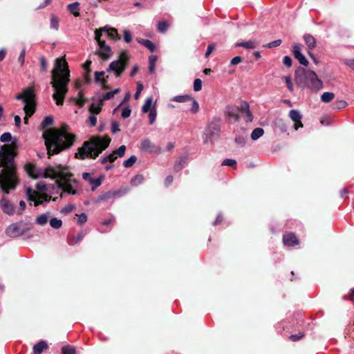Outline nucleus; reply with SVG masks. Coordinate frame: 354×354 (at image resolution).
<instances>
[{
	"label": "nucleus",
	"mask_w": 354,
	"mask_h": 354,
	"mask_svg": "<svg viewBox=\"0 0 354 354\" xmlns=\"http://www.w3.org/2000/svg\"><path fill=\"white\" fill-rule=\"evenodd\" d=\"M127 192V189L110 190L107 192L100 194L95 200V203H98L101 202L108 201L111 198H119L124 195Z\"/></svg>",
	"instance_id": "12"
},
{
	"label": "nucleus",
	"mask_w": 354,
	"mask_h": 354,
	"mask_svg": "<svg viewBox=\"0 0 354 354\" xmlns=\"http://www.w3.org/2000/svg\"><path fill=\"white\" fill-rule=\"evenodd\" d=\"M219 127L218 124H212L210 125H209L208 127V129H207V133L211 136H215V135H217L219 132Z\"/></svg>",
	"instance_id": "32"
},
{
	"label": "nucleus",
	"mask_w": 354,
	"mask_h": 354,
	"mask_svg": "<svg viewBox=\"0 0 354 354\" xmlns=\"http://www.w3.org/2000/svg\"><path fill=\"white\" fill-rule=\"evenodd\" d=\"M131 110L130 109V108L128 106L125 109H123L122 112V117L123 118H127L128 117L130 116L131 115Z\"/></svg>",
	"instance_id": "61"
},
{
	"label": "nucleus",
	"mask_w": 354,
	"mask_h": 354,
	"mask_svg": "<svg viewBox=\"0 0 354 354\" xmlns=\"http://www.w3.org/2000/svg\"><path fill=\"white\" fill-rule=\"evenodd\" d=\"M87 221V216L85 213H82L79 215L77 223L80 225H83Z\"/></svg>",
	"instance_id": "57"
},
{
	"label": "nucleus",
	"mask_w": 354,
	"mask_h": 354,
	"mask_svg": "<svg viewBox=\"0 0 354 354\" xmlns=\"http://www.w3.org/2000/svg\"><path fill=\"white\" fill-rule=\"evenodd\" d=\"M124 39L127 43H129L132 40L131 34L128 30H124Z\"/></svg>",
	"instance_id": "55"
},
{
	"label": "nucleus",
	"mask_w": 354,
	"mask_h": 354,
	"mask_svg": "<svg viewBox=\"0 0 354 354\" xmlns=\"http://www.w3.org/2000/svg\"><path fill=\"white\" fill-rule=\"evenodd\" d=\"M82 178L87 180L91 185V189L92 190H94L95 188L99 187L102 183V178H93L91 177L89 173H84L82 174Z\"/></svg>",
	"instance_id": "19"
},
{
	"label": "nucleus",
	"mask_w": 354,
	"mask_h": 354,
	"mask_svg": "<svg viewBox=\"0 0 354 354\" xmlns=\"http://www.w3.org/2000/svg\"><path fill=\"white\" fill-rule=\"evenodd\" d=\"M48 348V344L45 341L41 340L33 347L34 354H41V352Z\"/></svg>",
	"instance_id": "24"
},
{
	"label": "nucleus",
	"mask_w": 354,
	"mask_h": 354,
	"mask_svg": "<svg viewBox=\"0 0 354 354\" xmlns=\"http://www.w3.org/2000/svg\"><path fill=\"white\" fill-rule=\"evenodd\" d=\"M216 45L215 44H211L208 46L207 51L205 53V57H207L212 53V51L215 49Z\"/></svg>",
	"instance_id": "63"
},
{
	"label": "nucleus",
	"mask_w": 354,
	"mask_h": 354,
	"mask_svg": "<svg viewBox=\"0 0 354 354\" xmlns=\"http://www.w3.org/2000/svg\"><path fill=\"white\" fill-rule=\"evenodd\" d=\"M111 139L107 137H94L89 141L84 142L83 146L75 153L80 159L87 158H96L109 145Z\"/></svg>",
	"instance_id": "5"
},
{
	"label": "nucleus",
	"mask_w": 354,
	"mask_h": 354,
	"mask_svg": "<svg viewBox=\"0 0 354 354\" xmlns=\"http://www.w3.org/2000/svg\"><path fill=\"white\" fill-rule=\"evenodd\" d=\"M48 218V214H41L39 216H37L36 221L38 224L43 225L47 223Z\"/></svg>",
	"instance_id": "41"
},
{
	"label": "nucleus",
	"mask_w": 354,
	"mask_h": 354,
	"mask_svg": "<svg viewBox=\"0 0 354 354\" xmlns=\"http://www.w3.org/2000/svg\"><path fill=\"white\" fill-rule=\"evenodd\" d=\"M236 165V162L233 159H225L222 162V165L230 166L232 167H235Z\"/></svg>",
	"instance_id": "47"
},
{
	"label": "nucleus",
	"mask_w": 354,
	"mask_h": 354,
	"mask_svg": "<svg viewBox=\"0 0 354 354\" xmlns=\"http://www.w3.org/2000/svg\"><path fill=\"white\" fill-rule=\"evenodd\" d=\"M137 41L147 48L151 52H154L156 50V46L155 44L148 39H143L140 38L136 39Z\"/></svg>",
	"instance_id": "25"
},
{
	"label": "nucleus",
	"mask_w": 354,
	"mask_h": 354,
	"mask_svg": "<svg viewBox=\"0 0 354 354\" xmlns=\"http://www.w3.org/2000/svg\"><path fill=\"white\" fill-rule=\"evenodd\" d=\"M62 354H75L76 351L75 347L66 345L62 347Z\"/></svg>",
	"instance_id": "40"
},
{
	"label": "nucleus",
	"mask_w": 354,
	"mask_h": 354,
	"mask_svg": "<svg viewBox=\"0 0 354 354\" xmlns=\"http://www.w3.org/2000/svg\"><path fill=\"white\" fill-rule=\"evenodd\" d=\"M25 55H26V50L23 49L19 56L18 60L20 62L21 66H24L25 62Z\"/></svg>",
	"instance_id": "59"
},
{
	"label": "nucleus",
	"mask_w": 354,
	"mask_h": 354,
	"mask_svg": "<svg viewBox=\"0 0 354 354\" xmlns=\"http://www.w3.org/2000/svg\"><path fill=\"white\" fill-rule=\"evenodd\" d=\"M240 107L235 105L226 106L225 115L230 120H238L239 118Z\"/></svg>",
	"instance_id": "15"
},
{
	"label": "nucleus",
	"mask_w": 354,
	"mask_h": 354,
	"mask_svg": "<svg viewBox=\"0 0 354 354\" xmlns=\"http://www.w3.org/2000/svg\"><path fill=\"white\" fill-rule=\"evenodd\" d=\"M304 39L306 42V44L308 46L310 50H313L316 47V39L313 35L308 34L305 35L304 36Z\"/></svg>",
	"instance_id": "23"
},
{
	"label": "nucleus",
	"mask_w": 354,
	"mask_h": 354,
	"mask_svg": "<svg viewBox=\"0 0 354 354\" xmlns=\"http://www.w3.org/2000/svg\"><path fill=\"white\" fill-rule=\"evenodd\" d=\"M53 118L52 116H47L44 118L43 122H42V125L44 126V127H46L48 125H50L51 124H53Z\"/></svg>",
	"instance_id": "56"
},
{
	"label": "nucleus",
	"mask_w": 354,
	"mask_h": 354,
	"mask_svg": "<svg viewBox=\"0 0 354 354\" xmlns=\"http://www.w3.org/2000/svg\"><path fill=\"white\" fill-rule=\"evenodd\" d=\"M284 80H285V82H286V84L287 85V87H288V90L290 92H292L293 90H294V87H293V84L292 83L290 77V76L285 77H284Z\"/></svg>",
	"instance_id": "50"
},
{
	"label": "nucleus",
	"mask_w": 354,
	"mask_h": 354,
	"mask_svg": "<svg viewBox=\"0 0 354 354\" xmlns=\"http://www.w3.org/2000/svg\"><path fill=\"white\" fill-rule=\"evenodd\" d=\"M335 97V94L331 92H324L322 96L321 100L324 103H328L331 102Z\"/></svg>",
	"instance_id": "29"
},
{
	"label": "nucleus",
	"mask_w": 354,
	"mask_h": 354,
	"mask_svg": "<svg viewBox=\"0 0 354 354\" xmlns=\"http://www.w3.org/2000/svg\"><path fill=\"white\" fill-rule=\"evenodd\" d=\"M129 57L127 51L122 52L117 60L110 63L108 68V73H113L116 77H120L125 70Z\"/></svg>",
	"instance_id": "8"
},
{
	"label": "nucleus",
	"mask_w": 354,
	"mask_h": 354,
	"mask_svg": "<svg viewBox=\"0 0 354 354\" xmlns=\"http://www.w3.org/2000/svg\"><path fill=\"white\" fill-rule=\"evenodd\" d=\"M120 92V88H116L113 91L107 92L104 95H103V97H102V99L100 100L102 102H104V100H108L112 98L115 94L119 93Z\"/></svg>",
	"instance_id": "35"
},
{
	"label": "nucleus",
	"mask_w": 354,
	"mask_h": 354,
	"mask_svg": "<svg viewBox=\"0 0 354 354\" xmlns=\"http://www.w3.org/2000/svg\"><path fill=\"white\" fill-rule=\"evenodd\" d=\"M143 90V85L140 82H137V89H136V92L134 95V97L135 99H138V97H140V95L141 93V92Z\"/></svg>",
	"instance_id": "48"
},
{
	"label": "nucleus",
	"mask_w": 354,
	"mask_h": 354,
	"mask_svg": "<svg viewBox=\"0 0 354 354\" xmlns=\"http://www.w3.org/2000/svg\"><path fill=\"white\" fill-rule=\"evenodd\" d=\"M26 195L28 201L35 202V206L41 204L43 201H48L46 194H40L29 187L26 188Z\"/></svg>",
	"instance_id": "11"
},
{
	"label": "nucleus",
	"mask_w": 354,
	"mask_h": 354,
	"mask_svg": "<svg viewBox=\"0 0 354 354\" xmlns=\"http://www.w3.org/2000/svg\"><path fill=\"white\" fill-rule=\"evenodd\" d=\"M80 3L78 2H74L68 5L69 11L75 17L80 15Z\"/></svg>",
	"instance_id": "27"
},
{
	"label": "nucleus",
	"mask_w": 354,
	"mask_h": 354,
	"mask_svg": "<svg viewBox=\"0 0 354 354\" xmlns=\"http://www.w3.org/2000/svg\"><path fill=\"white\" fill-rule=\"evenodd\" d=\"M35 93L32 88L24 89L21 94L17 96V100H21L25 104L24 111L28 115H32L35 111Z\"/></svg>",
	"instance_id": "7"
},
{
	"label": "nucleus",
	"mask_w": 354,
	"mask_h": 354,
	"mask_svg": "<svg viewBox=\"0 0 354 354\" xmlns=\"http://www.w3.org/2000/svg\"><path fill=\"white\" fill-rule=\"evenodd\" d=\"M12 140V136L9 132L3 133L0 137V141L2 142H8Z\"/></svg>",
	"instance_id": "44"
},
{
	"label": "nucleus",
	"mask_w": 354,
	"mask_h": 354,
	"mask_svg": "<svg viewBox=\"0 0 354 354\" xmlns=\"http://www.w3.org/2000/svg\"><path fill=\"white\" fill-rule=\"evenodd\" d=\"M43 137L50 156L70 147L75 139V135L68 132L65 127L61 129H49L43 133Z\"/></svg>",
	"instance_id": "4"
},
{
	"label": "nucleus",
	"mask_w": 354,
	"mask_h": 354,
	"mask_svg": "<svg viewBox=\"0 0 354 354\" xmlns=\"http://www.w3.org/2000/svg\"><path fill=\"white\" fill-rule=\"evenodd\" d=\"M98 45L100 47L99 55L104 59L109 58L112 55L111 47L106 45L104 41H100Z\"/></svg>",
	"instance_id": "18"
},
{
	"label": "nucleus",
	"mask_w": 354,
	"mask_h": 354,
	"mask_svg": "<svg viewBox=\"0 0 354 354\" xmlns=\"http://www.w3.org/2000/svg\"><path fill=\"white\" fill-rule=\"evenodd\" d=\"M184 160H180L178 162H176L174 166V171L176 172L180 171L184 165Z\"/></svg>",
	"instance_id": "54"
},
{
	"label": "nucleus",
	"mask_w": 354,
	"mask_h": 354,
	"mask_svg": "<svg viewBox=\"0 0 354 354\" xmlns=\"http://www.w3.org/2000/svg\"><path fill=\"white\" fill-rule=\"evenodd\" d=\"M263 129L262 128L254 129L251 133V138L253 140H256L259 138L263 134Z\"/></svg>",
	"instance_id": "34"
},
{
	"label": "nucleus",
	"mask_w": 354,
	"mask_h": 354,
	"mask_svg": "<svg viewBox=\"0 0 354 354\" xmlns=\"http://www.w3.org/2000/svg\"><path fill=\"white\" fill-rule=\"evenodd\" d=\"M39 61H40V64H41V71L44 73H46V71H47V63H46V60L45 57H41L39 58Z\"/></svg>",
	"instance_id": "53"
},
{
	"label": "nucleus",
	"mask_w": 354,
	"mask_h": 354,
	"mask_svg": "<svg viewBox=\"0 0 354 354\" xmlns=\"http://www.w3.org/2000/svg\"><path fill=\"white\" fill-rule=\"evenodd\" d=\"M153 99L152 97H148L144 105L142 107V113H148L149 112V123L150 124H153L156 118V104H153Z\"/></svg>",
	"instance_id": "10"
},
{
	"label": "nucleus",
	"mask_w": 354,
	"mask_h": 354,
	"mask_svg": "<svg viewBox=\"0 0 354 354\" xmlns=\"http://www.w3.org/2000/svg\"><path fill=\"white\" fill-rule=\"evenodd\" d=\"M236 143L239 146H243L245 143V138L243 136L237 137L235 139Z\"/></svg>",
	"instance_id": "64"
},
{
	"label": "nucleus",
	"mask_w": 354,
	"mask_h": 354,
	"mask_svg": "<svg viewBox=\"0 0 354 354\" xmlns=\"http://www.w3.org/2000/svg\"><path fill=\"white\" fill-rule=\"evenodd\" d=\"M111 131L112 133H115L120 131L119 124L115 121L111 122Z\"/></svg>",
	"instance_id": "58"
},
{
	"label": "nucleus",
	"mask_w": 354,
	"mask_h": 354,
	"mask_svg": "<svg viewBox=\"0 0 354 354\" xmlns=\"http://www.w3.org/2000/svg\"><path fill=\"white\" fill-rule=\"evenodd\" d=\"M50 225L55 229H59L62 225V221L57 218H53L50 220Z\"/></svg>",
	"instance_id": "38"
},
{
	"label": "nucleus",
	"mask_w": 354,
	"mask_h": 354,
	"mask_svg": "<svg viewBox=\"0 0 354 354\" xmlns=\"http://www.w3.org/2000/svg\"><path fill=\"white\" fill-rule=\"evenodd\" d=\"M88 122H89L90 126L94 127L97 124V118L94 114H91L88 118Z\"/></svg>",
	"instance_id": "51"
},
{
	"label": "nucleus",
	"mask_w": 354,
	"mask_h": 354,
	"mask_svg": "<svg viewBox=\"0 0 354 354\" xmlns=\"http://www.w3.org/2000/svg\"><path fill=\"white\" fill-rule=\"evenodd\" d=\"M295 75L296 84L301 88L317 92L323 87V82L313 71L299 67L295 71Z\"/></svg>",
	"instance_id": "6"
},
{
	"label": "nucleus",
	"mask_w": 354,
	"mask_h": 354,
	"mask_svg": "<svg viewBox=\"0 0 354 354\" xmlns=\"http://www.w3.org/2000/svg\"><path fill=\"white\" fill-rule=\"evenodd\" d=\"M304 333L300 332L298 334L290 335V339L293 342H296V341L300 339L301 338H302L304 337Z\"/></svg>",
	"instance_id": "60"
},
{
	"label": "nucleus",
	"mask_w": 354,
	"mask_h": 354,
	"mask_svg": "<svg viewBox=\"0 0 354 354\" xmlns=\"http://www.w3.org/2000/svg\"><path fill=\"white\" fill-rule=\"evenodd\" d=\"M240 111L245 114L247 118V121L251 122L252 120V114L250 111V106L248 102H243L240 106Z\"/></svg>",
	"instance_id": "21"
},
{
	"label": "nucleus",
	"mask_w": 354,
	"mask_h": 354,
	"mask_svg": "<svg viewBox=\"0 0 354 354\" xmlns=\"http://www.w3.org/2000/svg\"><path fill=\"white\" fill-rule=\"evenodd\" d=\"M126 147L124 145H122L118 148L115 153L119 157H122L124 155Z\"/></svg>",
	"instance_id": "62"
},
{
	"label": "nucleus",
	"mask_w": 354,
	"mask_h": 354,
	"mask_svg": "<svg viewBox=\"0 0 354 354\" xmlns=\"http://www.w3.org/2000/svg\"><path fill=\"white\" fill-rule=\"evenodd\" d=\"M283 243L285 245L292 247L299 243V240L295 234L290 232L283 236Z\"/></svg>",
	"instance_id": "17"
},
{
	"label": "nucleus",
	"mask_w": 354,
	"mask_h": 354,
	"mask_svg": "<svg viewBox=\"0 0 354 354\" xmlns=\"http://www.w3.org/2000/svg\"><path fill=\"white\" fill-rule=\"evenodd\" d=\"M85 99L83 97V94L82 92L78 93V98L75 100L76 104L82 107L85 103Z\"/></svg>",
	"instance_id": "46"
},
{
	"label": "nucleus",
	"mask_w": 354,
	"mask_h": 354,
	"mask_svg": "<svg viewBox=\"0 0 354 354\" xmlns=\"http://www.w3.org/2000/svg\"><path fill=\"white\" fill-rule=\"evenodd\" d=\"M157 61L156 55H151L149 58V70L150 73L153 74L156 68V62Z\"/></svg>",
	"instance_id": "31"
},
{
	"label": "nucleus",
	"mask_w": 354,
	"mask_h": 354,
	"mask_svg": "<svg viewBox=\"0 0 354 354\" xmlns=\"http://www.w3.org/2000/svg\"><path fill=\"white\" fill-rule=\"evenodd\" d=\"M141 147L142 149L149 151L150 153H154L159 154L162 150V148L159 146H156L153 143H152L149 139H145L142 141Z\"/></svg>",
	"instance_id": "14"
},
{
	"label": "nucleus",
	"mask_w": 354,
	"mask_h": 354,
	"mask_svg": "<svg viewBox=\"0 0 354 354\" xmlns=\"http://www.w3.org/2000/svg\"><path fill=\"white\" fill-rule=\"evenodd\" d=\"M75 209V205L73 204H68L61 209V212L67 214L71 212Z\"/></svg>",
	"instance_id": "45"
},
{
	"label": "nucleus",
	"mask_w": 354,
	"mask_h": 354,
	"mask_svg": "<svg viewBox=\"0 0 354 354\" xmlns=\"http://www.w3.org/2000/svg\"><path fill=\"white\" fill-rule=\"evenodd\" d=\"M137 160V158L136 156L133 155L130 156L127 160H124L123 162V165L124 167H130L133 166Z\"/></svg>",
	"instance_id": "36"
},
{
	"label": "nucleus",
	"mask_w": 354,
	"mask_h": 354,
	"mask_svg": "<svg viewBox=\"0 0 354 354\" xmlns=\"http://www.w3.org/2000/svg\"><path fill=\"white\" fill-rule=\"evenodd\" d=\"M0 207L4 214L9 216L13 215L15 212L14 205L5 196L0 200Z\"/></svg>",
	"instance_id": "13"
},
{
	"label": "nucleus",
	"mask_w": 354,
	"mask_h": 354,
	"mask_svg": "<svg viewBox=\"0 0 354 354\" xmlns=\"http://www.w3.org/2000/svg\"><path fill=\"white\" fill-rule=\"evenodd\" d=\"M16 139L10 145L0 148V188L5 194L16 186L15 167L14 164Z\"/></svg>",
	"instance_id": "2"
},
{
	"label": "nucleus",
	"mask_w": 354,
	"mask_h": 354,
	"mask_svg": "<svg viewBox=\"0 0 354 354\" xmlns=\"http://www.w3.org/2000/svg\"><path fill=\"white\" fill-rule=\"evenodd\" d=\"M30 229L29 225L23 222L12 223L7 227L6 233L10 237H17L23 235Z\"/></svg>",
	"instance_id": "9"
},
{
	"label": "nucleus",
	"mask_w": 354,
	"mask_h": 354,
	"mask_svg": "<svg viewBox=\"0 0 354 354\" xmlns=\"http://www.w3.org/2000/svg\"><path fill=\"white\" fill-rule=\"evenodd\" d=\"M26 169L32 178L57 179L58 187L62 188L64 192L73 195L77 194V182L72 178V174L65 166L59 165L55 167L49 166L45 168H39L32 165H28L26 166Z\"/></svg>",
	"instance_id": "1"
},
{
	"label": "nucleus",
	"mask_w": 354,
	"mask_h": 354,
	"mask_svg": "<svg viewBox=\"0 0 354 354\" xmlns=\"http://www.w3.org/2000/svg\"><path fill=\"white\" fill-rule=\"evenodd\" d=\"M189 100H191V96L189 95H178L173 98L174 101H176L177 102H185L189 101Z\"/></svg>",
	"instance_id": "42"
},
{
	"label": "nucleus",
	"mask_w": 354,
	"mask_h": 354,
	"mask_svg": "<svg viewBox=\"0 0 354 354\" xmlns=\"http://www.w3.org/2000/svg\"><path fill=\"white\" fill-rule=\"evenodd\" d=\"M102 105L103 102L101 100L96 103H92L88 109L90 113L97 115L101 111Z\"/></svg>",
	"instance_id": "22"
},
{
	"label": "nucleus",
	"mask_w": 354,
	"mask_h": 354,
	"mask_svg": "<svg viewBox=\"0 0 354 354\" xmlns=\"http://www.w3.org/2000/svg\"><path fill=\"white\" fill-rule=\"evenodd\" d=\"M102 30L106 32L108 36L113 40H120V37L119 36L117 30L115 28L109 27V26H104L102 28Z\"/></svg>",
	"instance_id": "20"
},
{
	"label": "nucleus",
	"mask_w": 354,
	"mask_h": 354,
	"mask_svg": "<svg viewBox=\"0 0 354 354\" xmlns=\"http://www.w3.org/2000/svg\"><path fill=\"white\" fill-rule=\"evenodd\" d=\"M258 46V43L254 40L237 43L236 46H241L246 49H254Z\"/></svg>",
	"instance_id": "26"
},
{
	"label": "nucleus",
	"mask_w": 354,
	"mask_h": 354,
	"mask_svg": "<svg viewBox=\"0 0 354 354\" xmlns=\"http://www.w3.org/2000/svg\"><path fill=\"white\" fill-rule=\"evenodd\" d=\"M292 48L293 55L299 62L304 66H308V62L305 56L301 53L300 46L299 44H295Z\"/></svg>",
	"instance_id": "16"
},
{
	"label": "nucleus",
	"mask_w": 354,
	"mask_h": 354,
	"mask_svg": "<svg viewBox=\"0 0 354 354\" xmlns=\"http://www.w3.org/2000/svg\"><path fill=\"white\" fill-rule=\"evenodd\" d=\"M189 101H190L192 103L191 111L194 113H197L199 110L198 103L196 102V100H194L192 97H191V100H189Z\"/></svg>",
	"instance_id": "43"
},
{
	"label": "nucleus",
	"mask_w": 354,
	"mask_h": 354,
	"mask_svg": "<svg viewBox=\"0 0 354 354\" xmlns=\"http://www.w3.org/2000/svg\"><path fill=\"white\" fill-rule=\"evenodd\" d=\"M289 116L293 122H299L301 120L302 115L299 111L292 109L289 113Z\"/></svg>",
	"instance_id": "30"
},
{
	"label": "nucleus",
	"mask_w": 354,
	"mask_h": 354,
	"mask_svg": "<svg viewBox=\"0 0 354 354\" xmlns=\"http://www.w3.org/2000/svg\"><path fill=\"white\" fill-rule=\"evenodd\" d=\"M69 82L70 71L65 58L56 59L54 68L52 71L51 84L55 89L53 98L58 106L63 104L65 95L68 91V84Z\"/></svg>",
	"instance_id": "3"
},
{
	"label": "nucleus",
	"mask_w": 354,
	"mask_h": 354,
	"mask_svg": "<svg viewBox=\"0 0 354 354\" xmlns=\"http://www.w3.org/2000/svg\"><path fill=\"white\" fill-rule=\"evenodd\" d=\"M169 27V24L166 21H161L157 25V29L160 32L164 33Z\"/></svg>",
	"instance_id": "37"
},
{
	"label": "nucleus",
	"mask_w": 354,
	"mask_h": 354,
	"mask_svg": "<svg viewBox=\"0 0 354 354\" xmlns=\"http://www.w3.org/2000/svg\"><path fill=\"white\" fill-rule=\"evenodd\" d=\"M36 188L38 191L44 192L47 190L46 185L44 182H39L36 185Z\"/></svg>",
	"instance_id": "52"
},
{
	"label": "nucleus",
	"mask_w": 354,
	"mask_h": 354,
	"mask_svg": "<svg viewBox=\"0 0 354 354\" xmlns=\"http://www.w3.org/2000/svg\"><path fill=\"white\" fill-rule=\"evenodd\" d=\"M202 89V81L200 79H196L194 82V90L200 91Z\"/></svg>",
	"instance_id": "49"
},
{
	"label": "nucleus",
	"mask_w": 354,
	"mask_h": 354,
	"mask_svg": "<svg viewBox=\"0 0 354 354\" xmlns=\"http://www.w3.org/2000/svg\"><path fill=\"white\" fill-rule=\"evenodd\" d=\"M59 19L54 15H52L50 17V28L55 30H58L59 28Z\"/></svg>",
	"instance_id": "39"
},
{
	"label": "nucleus",
	"mask_w": 354,
	"mask_h": 354,
	"mask_svg": "<svg viewBox=\"0 0 354 354\" xmlns=\"http://www.w3.org/2000/svg\"><path fill=\"white\" fill-rule=\"evenodd\" d=\"M144 181V176L141 174H137L131 180V184L133 186H138Z\"/></svg>",
	"instance_id": "33"
},
{
	"label": "nucleus",
	"mask_w": 354,
	"mask_h": 354,
	"mask_svg": "<svg viewBox=\"0 0 354 354\" xmlns=\"http://www.w3.org/2000/svg\"><path fill=\"white\" fill-rule=\"evenodd\" d=\"M275 127L281 132H286L288 129L287 124L281 119H277L274 122Z\"/></svg>",
	"instance_id": "28"
}]
</instances>
